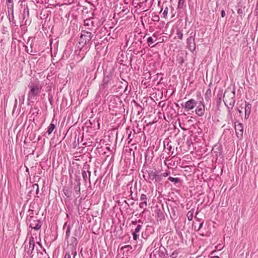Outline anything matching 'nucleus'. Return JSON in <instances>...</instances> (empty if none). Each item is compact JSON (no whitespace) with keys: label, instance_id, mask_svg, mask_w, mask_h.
Here are the masks:
<instances>
[{"label":"nucleus","instance_id":"f257e3e1","mask_svg":"<svg viewBox=\"0 0 258 258\" xmlns=\"http://www.w3.org/2000/svg\"><path fill=\"white\" fill-rule=\"evenodd\" d=\"M93 35L91 32L86 31L82 30L79 45L77 48L81 51L84 48L86 50L89 49L92 44L91 39Z\"/></svg>","mask_w":258,"mask_h":258},{"label":"nucleus","instance_id":"f03ea898","mask_svg":"<svg viewBox=\"0 0 258 258\" xmlns=\"http://www.w3.org/2000/svg\"><path fill=\"white\" fill-rule=\"evenodd\" d=\"M28 87L30 90L28 93V100L30 102H34L41 93L42 85L39 81H37L32 82L29 85Z\"/></svg>","mask_w":258,"mask_h":258},{"label":"nucleus","instance_id":"7ed1b4c3","mask_svg":"<svg viewBox=\"0 0 258 258\" xmlns=\"http://www.w3.org/2000/svg\"><path fill=\"white\" fill-rule=\"evenodd\" d=\"M36 238L37 234H34L33 236H32L30 238L29 241L28 243L26 241H25L24 244L25 254H27L28 255H30L32 253L35 247V241L34 239Z\"/></svg>","mask_w":258,"mask_h":258},{"label":"nucleus","instance_id":"20e7f679","mask_svg":"<svg viewBox=\"0 0 258 258\" xmlns=\"http://www.w3.org/2000/svg\"><path fill=\"white\" fill-rule=\"evenodd\" d=\"M35 218L36 217H34L33 216H30L29 220L30 221L29 227L31 228L32 229L38 230L40 229L41 227V222L40 220H35Z\"/></svg>","mask_w":258,"mask_h":258},{"label":"nucleus","instance_id":"39448f33","mask_svg":"<svg viewBox=\"0 0 258 258\" xmlns=\"http://www.w3.org/2000/svg\"><path fill=\"white\" fill-rule=\"evenodd\" d=\"M197 104V101L194 99H190L186 101L184 105H182L186 110H189L194 109Z\"/></svg>","mask_w":258,"mask_h":258},{"label":"nucleus","instance_id":"423d86ee","mask_svg":"<svg viewBox=\"0 0 258 258\" xmlns=\"http://www.w3.org/2000/svg\"><path fill=\"white\" fill-rule=\"evenodd\" d=\"M235 130L237 137L238 138H241L243 136V124L241 123L235 124Z\"/></svg>","mask_w":258,"mask_h":258},{"label":"nucleus","instance_id":"0eeeda50","mask_svg":"<svg viewBox=\"0 0 258 258\" xmlns=\"http://www.w3.org/2000/svg\"><path fill=\"white\" fill-rule=\"evenodd\" d=\"M196 113L199 116H202L204 114L205 105L202 101H200V103L197 106L196 109Z\"/></svg>","mask_w":258,"mask_h":258},{"label":"nucleus","instance_id":"6e6552de","mask_svg":"<svg viewBox=\"0 0 258 258\" xmlns=\"http://www.w3.org/2000/svg\"><path fill=\"white\" fill-rule=\"evenodd\" d=\"M107 86L101 84L99 87L98 92L97 94V97L98 98H101L103 96L104 94L106 92Z\"/></svg>","mask_w":258,"mask_h":258},{"label":"nucleus","instance_id":"1a4fd4ad","mask_svg":"<svg viewBox=\"0 0 258 258\" xmlns=\"http://www.w3.org/2000/svg\"><path fill=\"white\" fill-rule=\"evenodd\" d=\"M251 105L249 103H246L245 105V118L247 119L251 112Z\"/></svg>","mask_w":258,"mask_h":258},{"label":"nucleus","instance_id":"9d476101","mask_svg":"<svg viewBox=\"0 0 258 258\" xmlns=\"http://www.w3.org/2000/svg\"><path fill=\"white\" fill-rule=\"evenodd\" d=\"M111 80V77L109 76H106L104 77L102 83L101 84L104 85L105 86H108V84L110 83Z\"/></svg>","mask_w":258,"mask_h":258},{"label":"nucleus","instance_id":"9b49d317","mask_svg":"<svg viewBox=\"0 0 258 258\" xmlns=\"http://www.w3.org/2000/svg\"><path fill=\"white\" fill-rule=\"evenodd\" d=\"M195 209H192L190 211H189L187 213V217L189 221L192 220L193 218V215L194 213Z\"/></svg>","mask_w":258,"mask_h":258},{"label":"nucleus","instance_id":"f8f14e48","mask_svg":"<svg viewBox=\"0 0 258 258\" xmlns=\"http://www.w3.org/2000/svg\"><path fill=\"white\" fill-rule=\"evenodd\" d=\"M149 176L150 178L152 180H153L155 179V178H156V177L157 176V174L155 171H150L149 172Z\"/></svg>","mask_w":258,"mask_h":258},{"label":"nucleus","instance_id":"ddd939ff","mask_svg":"<svg viewBox=\"0 0 258 258\" xmlns=\"http://www.w3.org/2000/svg\"><path fill=\"white\" fill-rule=\"evenodd\" d=\"M38 253L39 258H49L44 249H43V251Z\"/></svg>","mask_w":258,"mask_h":258},{"label":"nucleus","instance_id":"4468645a","mask_svg":"<svg viewBox=\"0 0 258 258\" xmlns=\"http://www.w3.org/2000/svg\"><path fill=\"white\" fill-rule=\"evenodd\" d=\"M55 128V125L52 123H50V124L49 125V126L48 127V130L47 131V133H48V135L51 134Z\"/></svg>","mask_w":258,"mask_h":258},{"label":"nucleus","instance_id":"2eb2a0df","mask_svg":"<svg viewBox=\"0 0 258 258\" xmlns=\"http://www.w3.org/2000/svg\"><path fill=\"white\" fill-rule=\"evenodd\" d=\"M187 43L189 46H191V44L193 43L194 46H195V38L192 36H190L187 39Z\"/></svg>","mask_w":258,"mask_h":258},{"label":"nucleus","instance_id":"dca6fc26","mask_svg":"<svg viewBox=\"0 0 258 258\" xmlns=\"http://www.w3.org/2000/svg\"><path fill=\"white\" fill-rule=\"evenodd\" d=\"M142 223L141 224L138 225L136 228H135V230L133 232L139 234L141 229L142 228Z\"/></svg>","mask_w":258,"mask_h":258},{"label":"nucleus","instance_id":"f3484780","mask_svg":"<svg viewBox=\"0 0 258 258\" xmlns=\"http://www.w3.org/2000/svg\"><path fill=\"white\" fill-rule=\"evenodd\" d=\"M78 243L77 239L76 237H72L71 240V245L73 246V247H76Z\"/></svg>","mask_w":258,"mask_h":258},{"label":"nucleus","instance_id":"a211bd4d","mask_svg":"<svg viewBox=\"0 0 258 258\" xmlns=\"http://www.w3.org/2000/svg\"><path fill=\"white\" fill-rule=\"evenodd\" d=\"M168 180L171 182H174V183H177L179 181V178H174L171 176L168 178Z\"/></svg>","mask_w":258,"mask_h":258},{"label":"nucleus","instance_id":"6ab92c4d","mask_svg":"<svg viewBox=\"0 0 258 258\" xmlns=\"http://www.w3.org/2000/svg\"><path fill=\"white\" fill-rule=\"evenodd\" d=\"M147 196L145 194H142L140 197V201H142V202L147 203Z\"/></svg>","mask_w":258,"mask_h":258},{"label":"nucleus","instance_id":"aec40b11","mask_svg":"<svg viewBox=\"0 0 258 258\" xmlns=\"http://www.w3.org/2000/svg\"><path fill=\"white\" fill-rule=\"evenodd\" d=\"M177 36L178 38L180 39H182L183 38V33L180 30H177V33H176Z\"/></svg>","mask_w":258,"mask_h":258},{"label":"nucleus","instance_id":"412c9836","mask_svg":"<svg viewBox=\"0 0 258 258\" xmlns=\"http://www.w3.org/2000/svg\"><path fill=\"white\" fill-rule=\"evenodd\" d=\"M64 195L68 198H70L72 196L71 192L68 189H64L63 190Z\"/></svg>","mask_w":258,"mask_h":258},{"label":"nucleus","instance_id":"4be33fe9","mask_svg":"<svg viewBox=\"0 0 258 258\" xmlns=\"http://www.w3.org/2000/svg\"><path fill=\"white\" fill-rule=\"evenodd\" d=\"M147 203H145V202H141L139 204L140 208H141L142 209H145L146 207H147Z\"/></svg>","mask_w":258,"mask_h":258},{"label":"nucleus","instance_id":"5701e85b","mask_svg":"<svg viewBox=\"0 0 258 258\" xmlns=\"http://www.w3.org/2000/svg\"><path fill=\"white\" fill-rule=\"evenodd\" d=\"M168 12V8L167 7H166L164 9V10L163 13V16L164 18H166V17L167 16Z\"/></svg>","mask_w":258,"mask_h":258},{"label":"nucleus","instance_id":"b1692460","mask_svg":"<svg viewBox=\"0 0 258 258\" xmlns=\"http://www.w3.org/2000/svg\"><path fill=\"white\" fill-rule=\"evenodd\" d=\"M184 1H185V0H179L178 4V8H181L183 7Z\"/></svg>","mask_w":258,"mask_h":258},{"label":"nucleus","instance_id":"393cba45","mask_svg":"<svg viewBox=\"0 0 258 258\" xmlns=\"http://www.w3.org/2000/svg\"><path fill=\"white\" fill-rule=\"evenodd\" d=\"M90 24H92V21L90 19H86L84 20V25L86 26H89Z\"/></svg>","mask_w":258,"mask_h":258},{"label":"nucleus","instance_id":"a878e982","mask_svg":"<svg viewBox=\"0 0 258 258\" xmlns=\"http://www.w3.org/2000/svg\"><path fill=\"white\" fill-rule=\"evenodd\" d=\"M82 174L83 179L85 180H86L88 178V176H87V174L86 172L85 171H82Z\"/></svg>","mask_w":258,"mask_h":258},{"label":"nucleus","instance_id":"bb28decb","mask_svg":"<svg viewBox=\"0 0 258 258\" xmlns=\"http://www.w3.org/2000/svg\"><path fill=\"white\" fill-rule=\"evenodd\" d=\"M147 42L148 43L149 46L152 44L153 43V39L152 37H149L147 39Z\"/></svg>","mask_w":258,"mask_h":258},{"label":"nucleus","instance_id":"cd10ccee","mask_svg":"<svg viewBox=\"0 0 258 258\" xmlns=\"http://www.w3.org/2000/svg\"><path fill=\"white\" fill-rule=\"evenodd\" d=\"M80 183H78L77 185H76L74 187V189L76 191H78L79 193L80 191Z\"/></svg>","mask_w":258,"mask_h":258},{"label":"nucleus","instance_id":"c85d7f7f","mask_svg":"<svg viewBox=\"0 0 258 258\" xmlns=\"http://www.w3.org/2000/svg\"><path fill=\"white\" fill-rule=\"evenodd\" d=\"M133 236V239L135 240H137V238L139 236V234L135 233H132Z\"/></svg>","mask_w":258,"mask_h":258},{"label":"nucleus","instance_id":"c756f323","mask_svg":"<svg viewBox=\"0 0 258 258\" xmlns=\"http://www.w3.org/2000/svg\"><path fill=\"white\" fill-rule=\"evenodd\" d=\"M26 13H27V15H28V14H29L28 10L26 12L25 11V10L24 11L23 14V21H24L25 19V18H26ZM22 23H23V21H22Z\"/></svg>","mask_w":258,"mask_h":258},{"label":"nucleus","instance_id":"7c9ffc66","mask_svg":"<svg viewBox=\"0 0 258 258\" xmlns=\"http://www.w3.org/2000/svg\"><path fill=\"white\" fill-rule=\"evenodd\" d=\"M70 231H71V229L70 228V227H68L67 228V231H66V236L67 237L69 236L70 234Z\"/></svg>","mask_w":258,"mask_h":258},{"label":"nucleus","instance_id":"2f4dec72","mask_svg":"<svg viewBox=\"0 0 258 258\" xmlns=\"http://www.w3.org/2000/svg\"><path fill=\"white\" fill-rule=\"evenodd\" d=\"M221 17H224L225 16V11L222 10L221 11Z\"/></svg>","mask_w":258,"mask_h":258},{"label":"nucleus","instance_id":"473e14b6","mask_svg":"<svg viewBox=\"0 0 258 258\" xmlns=\"http://www.w3.org/2000/svg\"><path fill=\"white\" fill-rule=\"evenodd\" d=\"M155 180L157 182H159L161 180V177L157 175L156 178H155Z\"/></svg>","mask_w":258,"mask_h":258},{"label":"nucleus","instance_id":"72a5a7b5","mask_svg":"<svg viewBox=\"0 0 258 258\" xmlns=\"http://www.w3.org/2000/svg\"><path fill=\"white\" fill-rule=\"evenodd\" d=\"M64 258H71V255L70 253H66Z\"/></svg>","mask_w":258,"mask_h":258},{"label":"nucleus","instance_id":"f704fd0d","mask_svg":"<svg viewBox=\"0 0 258 258\" xmlns=\"http://www.w3.org/2000/svg\"><path fill=\"white\" fill-rule=\"evenodd\" d=\"M33 188L36 187L37 191H38L39 187H38V185L37 184H34L33 185Z\"/></svg>","mask_w":258,"mask_h":258},{"label":"nucleus","instance_id":"c9c22d12","mask_svg":"<svg viewBox=\"0 0 258 258\" xmlns=\"http://www.w3.org/2000/svg\"><path fill=\"white\" fill-rule=\"evenodd\" d=\"M170 174V172H165L163 174V176L166 177Z\"/></svg>","mask_w":258,"mask_h":258},{"label":"nucleus","instance_id":"e433bc0d","mask_svg":"<svg viewBox=\"0 0 258 258\" xmlns=\"http://www.w3.org/2000/svg\"><path fill=\"white\" fill-rule=\"evenodd\" d=\"M255 12L258 14V0H257V4H256V8H255Z\"/></svg>","mask_w":258,"mask_h":258},{"label":"nucleus","instance_id":"4c0bfd02","mask_svg":"<svg viewBox=\"0 0 258 258\" xmlns=\"http://www.w3.org/2000/svg\"><path fill=\"white\" fill-rule=\"evenodd\" d=\"M235 101L234 100L232 101V102L230 103V106L232 107L234 105Z\"/></svg>","mask_w":258,"mask_h":258},{"label":"nucleus","instance_id":"58836bf2","mask_svg":"<svg viewBox=\"0 0 258 258\" xmlns=\"http://www.w3.org/2000/svg\"><path fill=\"white\" fill-rule=\"evenodd\" d=\"M33 211L29 210L28 211V213H29V215H30L31 214H33Z\"/></svg>","mask_w":258,"mask_h":258},{"label":"nucleus","instance_id":"ea45409f","mask_svg":"<svg viewBox=\"0 0 258 258\" xmlns=\"http://www.w3.org/2000/svg\"><path fill=\"white\" fill-rule=\"evenodd\" d=\"M203 224H204V222H202V223L200 224V226H199V230H200V229L202 227V226H203Z\"/></svg>","mask_w":258,"mask_h":258},{"label":"nucleus","instance_id":"a19ab883","mask_svg":"<svg viewBox=\"0 0 258 258\" xmlns=\"http://www.w3.org/2000/svg\"><path fill=\"white\" fill-rule=\"evenodd\" d=\"M167 149H168V150H169V152H171V151L172 150V147L171 146H170L167 147Z\"/></svg>","mask_w":258,"mask_h":258},{"label":"nucleus","instance_id":"79ce46f5","mask_svg":"<svg viewBox=\"0 0 258 258\" xmlns=\"http://www.w3.org/2000/svg\"><path fill=\"white\" fill-rule=\"evenodd\" d=\"M216 248H219V249H221V248H222V247L221 246V245H219L217 246L216 247Z\"/></svg>","mask_w":258,"mask_h":258},{"label":"nucleus","instance_id":"37998d69","mask_svg":"<svg viewBox=\"0 0 258 258\" xmlns=\"http://www.w3.org/2000/svg\"><path fill=\"white\" fill-rule=\"evenodd\" d=\"M137 221H133L132 222V224H134V225H136L137 224Z\"/></svg>","mask_w":258,"mask_h":258},{"label":"nucleus","instance_id":"c03bdc74","mask_svg":"<svg viewBox=\"0 0 258 258\" xmlns=\"http://www.w3.org/2000/svg\"><path fill=\"white\" fill-rule=\"evenodd\" d=\"M238 111L240 114L242 113V111L238 109Z\"/></svg>","mask_w":258,"mask_h":258},{"label":"nucleus","instance_id":"a18cd8bd","mask_svg":"<svg viewBox=\"0 0 258 258\" xmlns=\"http://www.w3.org/2000/svg\"><path fill=\"white\" fill-rule=\"evenodd\" d=\"M27 20H26L25 21V23H24V24H25V25H27Z\"/></svg>","mask_w":258,"mask_h":258},{"label":"nucleus","instance_id":"49530a36","mask_svg":"<svg viewBox=\"0 0 258 258\" xmlns=\"http://www.w3.org/2000/svg\"><path fill=\"white\" fill-rule=\"evenodd\" d=\"M13 0H8V2L9 3H11L12 2Z\"/></svg>","mask_w":258,"mask_h":258},{"label":"nucleus","instance_id":"de8ad7c7","mask_svg":"<svg viewBox=\"0 0 258 258\" xmlns=\"http://www.w3.org/2000/svg\"><path fill=\"white\" fill-rule=\"evenodd\" d=\"M214 258H219L218 256H214Z\"/></svg>","mask_w":258,"mask_h":258},{"label":"nucleus","instance_id":"09e8293b","mask_svg":"<svg viewBox=\"0 0 258 258\" xmlns=\"http://www.w3.org/2000/svg\"><path fill=\"white\" fill-rule=\"evenodd\" d=\"M214 252H215V251H212V252H211V254H213V253H214Z\"/></svg>","mask_w":258,"mask_h":258},{"label":"nucleus","instance_id":"8fccbe9b","mask_svg":"<svg viewBox=\"0 0 258 258\" xmlns=\"http://www.w3.org/2000/svg\"><path fill=\"white\" fill-rule=\"evenodd\" d=\"M37 243L39 244V245L41 246L40 245V244H39V242H37Z\"/></svg>","mask_w":258,"mask_h":258},{"label":"nucleus","instance_id":"3c124183","mask_svg":"<svg viewBox=\"0 0 258 258\" xmlns=\"http://www.w3.org/2000/svg\"><path fill=\"white\" fill-rule=\"evenodd\" d=\"M37 243L39 244V245L41 246L40 245V244H39V242H37Z\"/></svg>","mask_w":258,"mask_h":258},{"label":"nucleus","instance_id":"603ef678","mask_svg":"<svg viewBox=\"0 0 258 258\" xmlns=\"http://www.w3.org/2000/svg\"><path fill=\"white\" fill-rule=\"evenodd\" d=\"M37 243L39 244V245L41 246L40 245V244H39V242H37Z\"/></svg>","mask_w":258,"mask_h":258},{"label":"nucleus","instance_id":"864d4df0","mask_svg":"<svg viewBox=\"0 0 258 258\" xmlns=\"http://www.w3.org/2000/svg\"><path fill=\"white\" fill-rule=\"evenodd\" d=\"M139 5L140 7L141 8V4H139Z\"/></svg>","mask_w":258,"mask_h":258},{"label":"nucleus","instance_id":"5fc2aeb1","mask_svg":"<svg viewBox=\"0 0 258 258\" xmlns=\"http://www.w3.org/2000/svg\"><path fill=\"white\" fill-rule=\"evenodd\" d=\"M24 97V95L23 96V98ZM23 100H24V98H23Z\"/></svg>","mask_w":258,"mask_h":258},{"label":"nucleus","instance_id":"6e6d98bb","mask_svg":"<svg viewBox=\"0 0 258 258\" xmlns=\"http://www.w3.org/2000/svg\"><path fill=\"white\" fill-rule=\"evenodd\" d=\"M131 137V134L128 136V138Z\"/></svg>","mask_w":258,"mask_h":258}]
</instances>
